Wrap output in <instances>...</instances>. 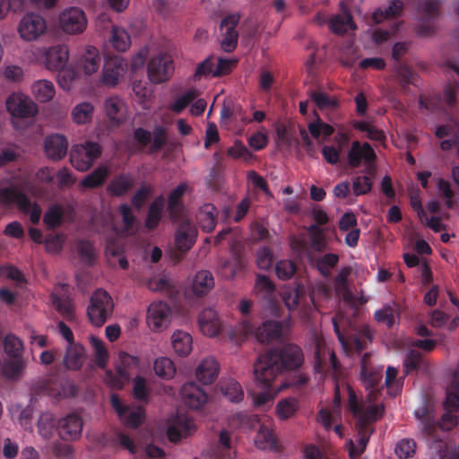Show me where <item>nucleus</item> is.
<instances>
[{"mask_svg":"<svg viewBox=\"0 0 459 459\" xmlns=\"http://www.w3.org/2000/svg\"><path fill=\"white\" fill-rule=\"evenodd\" d=\"M34 97L39 102H48L55 96V87L52 82L48 80H39L31 87Z\"/></svg>","mask_w":459,"mask_h":459,"instance_id":"de8ad7c7","label":"nucleus"},{"mask_svg":"<svg viewBox=\"0 0 459 459\" xmlns=\"http://www.w3.org/2000/svg\"><path fill=\"white\" fill-rule=\"evenodd\" d=\"M441 3L439 0H423L419 3V23L416 31L420 37L430 36L435 32V22L439 16Z\"/></svg>","mask_w":459,"mask_h":459,"instance_id":"0eeeda50","label":"nucleus"},{"mask_svg":"<svg viewBox=\"0 0 459 459\" xmlns=\"http://www.w3.org/2000/svg\"><path fill=\"white\" fill-rule=\"evenodd\" d=\"M171 310L163 301L152 302L147 310V324L153 331H161L169 324Z\"/></svg>","mask_w":459,"mask_h":459,"instance_id":"4468645a","label":"nucleus"},{"mask_svg":"<svg viewBox=\"0 0 459 459\" xmlns=\"http://www.w3.org/2000/svg\"><path fill=\"white\" fill-rule=\"evenodd\" d=\"M94 107L90 102H82L76 105L73 111V119L76 124L82 125L91 121Z\"/></svg>","mask_w":459,"mask_h":459,"instance_id":"5fc2aeb1","label":"nucleus"},{"mask_svg":"<svg viewBox=\"0 0 459 459\" xmlns=\"http://www.w3.org/2000/svg\"><path fill=\"white\" fill-rule=\"evenodd\" d=\"M329 28L333 33L342 35L349 30H355L356 25L350 12L345 11L331 19Z\"/></svg>","mask_w":459,"mask_h":459,"instance_id":"79ce46f5","label":"nucleus"},{"mask_svg":"<svg viewBox=\"0 0 459 459\" xmlns=\"http://www.w3.org/2000/svg\"><path fill=\"white\" fill-rule=\"evenodd\" d=\"M126 62L119 57L113 56L106 60L102 72V82L108 86H115L119 77L126 70Z\"/></svg>","mask_w":459,"mask_h":459,"instance_id":"aec40b11","label":"nucleus"},{"mask_svg":"<svg viewBox=\"0 0 459 459\" xmlns=\"http://www.w3.org/2000/svg\"><path fill=\"white\" fill-rule=\"evenodd\" d=\"M100 54L95 47H88L81 58V65L84 73L91 75L98 71L100 65Z\"/></svg>","mask_w":459,"mask_h":459,"instance_id":"a18cd8bd","label":"nucleus"},{"mask_svg":"<svg viewBox=\"0 0 459 459\" xmlns=\"http://www.w3.org/2000/svg\"><path fill=\"white\" fill-rule=\"evenodd\" d=\"M69 57L68 48L65 45H56L50 48L46 54L47 67L50 70H58L67 65Z\"/></svg>","mask_w":459,"mask_h":459,"instance_id":"c85d7f7f","label":"nucleus"},{"mask_svg":"<svg viewBox=\"0 0 459 459\" xmlns=\"http://www.w3.org/2000/svg\"><path fill=\"white\" fill-rule=\"evenodd\" d=\"M44 149L48 159L57 161L66 155L68 141L62 134H51L45 139Z\"/></svg>","mask_w":459,"mask_h":459,"instance_id":"4be33fe9","label":"nucleus"},{"mask_svg":"<svg viewBox=\"0 0 459 459\" xmlns=\"http://www.w3.org/2000/svg\"><path fill=\"white\" fill-rule=\"evenodd\" d=\"M171 342L175 352L181 357L187 356L192 351L193 339L186 332L176 331L171 337Z\"/></svg>","mask_w":459,"mask_h":459,"instance_id":"a19ab883","label":"nucleus"},{"mask_svg":"<svg viewBox=\"0 0 459 459\" xmlns=\"http://www.w3.org/2000/svg\"><path fill=\"white\" fill-rule=\"evenodd\" d=\"M303 362L301 348L293 343H287L279 349H273L261 354L254 365V374L259 381L268 386L283 371L297 369Z\"/></svg>","mask_w":459,"mask_h":459,"instance_id":"f03ea898","label":"nucleus"},{"mask_svg":"<svg viewBox=\"0 0 459 459\" xmlns=\"http://www.w3.org/2000/svg\"><path fill=\"white\" fill-rule=\"evenodd\" d=\"M180 395L185 405L193 410L201 409L208 401L207 393L193 381L182 385Z\"/></svg>","mask_w":459,"mask_h":459,"instance_id":"2eb2a0df","label":"nucleus"},{"mask_svg":"<svg viewBox=\"0 0 459 459\" xmlns=\"http://www.w3.org/2000/svg\"><path fill=\"white\" fill-rule=\"evenodd\" d=\"M114 310V302L111 296L104 290H96L91 297L87 308L89 320L95 326L103 325Z\"/></svg>","mask_w":459,"mask_h":459,"instance_id":"20e7f679","label":"nucleus"},{"mask_svg":"<svg viewBox=\"0 0 459 459\" xmlns=\"http://www.w3.org/2000/svg\"><path fill=\"white\" fill-rule=\"evenodd\" d=\"M4 351L12 359L22 358L23 342L15 334L8 333L3 341Z\"/></svg>","mask_w":459,"mask_h":459,"instance_id":"8fccbe9b","label":"nucleus"},{"mask_svg":"<svg viewBox=\"0 0 459 459\" xmlns=\"http://www.w3.org/2000/svg\"><path fill=\"white\" fill-rule=\"evenodd\" d=\"M85 361V349L79 343L68 344L64 357V367L68 370H80Z\"/></svg>","mask_w":459,"mask_h":459,"instance_id":"bb28decb","label":"nucleus"},{"mask_svg":"<svg viewBox=\"0 0 459 459\" xmlns=\"http://www.w3.org/2000/svg\"><path fill=\"white\" fill-rule=\"evenodd\" d=\"M372 186L369 176H357L352 179V192L356 196L367 195L371 191Z\"/></svg>","mask_w":459,"mask_h":459,"instance_id":"69168bd1","label":"nucleus"},{"mask_svg":"<svg viewBox=\"0 0 459 459\" xmlns=\"http://www.w3.org/2000/svg\"><path fill=\"white\" fill-rule=\"evenodd\" d=\"M134 186V178L131 174L117 175L108 185L107 191L113 196L126 195Z\"/></svg>","mask_w":459,"mask_h":459,"instance_id":"c756f323","label":"nucleus"},{"mask_svg":"<svg viewBox=\"0 0 459 459\" xmlns=\"http://www.w3.org/2000/svg\"><path fill=\"white\" fill-rule=\"evenodd\" d=\"M47 30L45 19L37 13H30L25 14L19 24L18 31L21 37L26 41L37 39Z\"/></svg>","mask_w":459,"mask_h":459,"instance_id":"9b49d317","label":"nucleus"},{"mask_svg":"<svg viewBox=\"0 0 459 459\" xmlns=\"http://www.w3.org/2000/svg\"><path fill=\"white\" fill-rule=\"evenodd\" d=\"M52 303L61 316L72 323L76 320L74 305L72 299L65 294H52Z\"/></svg>","mask_w":459,"mask_h":459,"instance_id":"72a5a7b5","label":"nucleus"},{"mask_svg":"<svg viewBox=\"0 0 459 459\" xmlns=\"http://www.w3.org/2000/svg\"><path fill=\"white\" fill-rule=\"evenodd\" d=\"M220 365L212 357H207L201 360L195 369V377L203 385L213 383L219 374Z\"/></svg>","mask_w":459,"mask_h":459,"instance_id":"393cba45","label":"nucleus"},{"mask_svg":"<svg viewBox=\"0 0 459 459\" xmlns=\"http://www.w3.org/2000/svg\"><path fill=\"white\" fill-rule=\"evenodd\" d=\"M296 272V264L290 260H281L276 263L275 273L280 280L290 279Z\"/></svg>","mask_w":459,"mask_h":459,"instance_id":"774afa93","label":"nucleus"},{"mask_svg":"<svg viewBox=\"0 0 459 459\" xmlns=\"http://www.w3.org/2000/svg\"><path fill=\"white\" fill-rule=\"evenodd\" d=\"M48 394L54 399L72 398L77 394L75 384L68 379H61L46 387Z\"/></svg>","mask_w":459,"mask_h":459,"instance_id":"7c9ffc66","label":"nucleus"},{"mask_svg":"<svg viewBox=\"0 0 459 459\" xmlns=\"http://www.w3.org/2000/svg\"><path fill=\"white\" fill-rule=\"evenodd\" d=\"M140 360L137 357L132 356L126 352H120L119 362L116 366V370H107L104 376V382L113 389H122L129 382L131 375L130 369L137 368Z\"/></svg>","mask_w":459,"mask_h":459,"instance_id":"423d86ee","label":"nucleus"},{"mask_svg":"<svg viewBox=\"0 0 459 459\" xmlns=\"http://www.w3.org/2000/svg\"><path fill=\"white\" fill-rule=\"evenodd\" d=\"M178 221L179 224L175 232V246L180 253L186 254L195 243L197 229L189 219L183 217Z\"/></svg>","mask_w":459,"mask_h":459,"instance_id":"ddd939ff","label":"nucleus"},{"mask_svg":"<svg viewBox=\"0 0 459 459\" xmlns=\"http://www.w3.org/2000/svg\"><path fill=\"white\" fill-rule=\"evenodd\" d=\"M0 203L4 204H15L23 213H30V221L33 224L39 222L42 210L39 204H31L25 193L17 186L0 188Z\"/></svg>","mask_w":459,"mask_h":459,"instance_id":"7ed1b4c3","label":"nucleus"},{"mask_svg":"<svg viewBox=\"0 0 459 459\" xmlns=\"http://www.w3.org/2000/svg\"><path fill=\"white\" fill-rule=\"evenodd\" d=\"M109 175L107 166H99L88 174L80 183L83 188L93 189L102 186Z\"/></svg>","mask_w":459,"mask_h":459,"instance_id":"ea45409f","label":"nucleus"},{"mask_svg":"<svg viewBox=\"0 0 459 459\" xmlns=\"http://www.w3.org/2000/svg\"><path fill=\"white\" fill-rule=\"evenodd\" d=\"M282 326L278 321H265L255 331V338L259 342L268 343L277 340L281 334Z\"/></svg>","mask_w":459,"mask_h":459,"instance_id":"473e14b6","label":"nucleus"},{"mask_svg":"<svg viewBox=\"0 0 459 459\" xmlns=\"http://www.w3.org/2000/svg\"><path fill=\"white\" fill-rule=\"evenodd\" d=\"M255 446L262 450H276L277 440L272 430L261 426L255 438Z\"/></svg>","mask_w":459,"mask_h":459,"instance_id":"3c124183","label":"nucleus"},{"mask_svg":"<svg viewBox=\"0 0 459 459\" xmlns=\"http://www.w3.org/2000/svg\"><path fill=\"white\" fill-rule=\"evenodd\" d=\"M218 212L216 207L212 204H205L201 206L196 214V220L200 228L204 232H211L217 224Z\"/></svg>","mask_w":459,"mask_h":459,"instance_id":"2f4dec72","label":"nucleus"},{"mask_svg":"<svg viewBox=\"0 0 459 459\" xmlns=\"http://www.w3.org/2000/svg\"><path fill=\"white\" fill-rule=\"evenodd\" d=\"M451 125H441L438 126L435 131V135L438 139L449 136V139L443 140L440 143V147L443 151H448L455 147L456 143L459 140V124L455 120L451 119Z\"/></svg>","mask_w":459,"mask_h":459,"instance_id":"a878e982","label":"nucleus"},{"mask_svg":"<svg viewBox=\"0 0 459 459\" xmlns=\"http://www.w3.org/2000/svg\"><path fill=\"white\" fill-rule=\"evenodd\" d=\"M338 367L337 358L333 351L321 342H316L315 351V370L323 373L327 370H335Z\"/></svg>","mask_w":459,"mask_h":459,"instance_id":"6ab92c4d","label":"nucleus"},{"mask_svg":"<svg viewBox=\"0 0 459 459\" xmlns=\"http://www.w3.org/2000/svg\"><path fill=\"white\" fill-rule=\"evenodd\" d=\"M403 12V2L401 0H392L386 8H377L372 14V20L376 24H379L385 20L400 17Z\"/></svg>","mask_w":459,"mask_h":459,"instance_id":"e433bc0d","label":"nucleus"},{"mask_svg":"<svg viewBox=\"0 0 459 459\" xmlns=\"http://www.w3.org/2000/svg\"><path fill=\"white\" fill-rule=\"evenodd\" d=\"M173 72V59L169 54L160 53L152 56L148 63V78L153 83H161L168 81Z\"/></svg>","mask_w":459,"mask_h":459,"instance_id":"1a4fd4ad","label":"nucleus"},{"mask_svg":"<svg viewBox=\"0 0 459 459\" xmlns=\"http://www.w3.org/2000/svg\"><path fill=\"white\" fill-rule=\"evenodd\" d=\"M78 255L85 265L91 266L97 258V254L93 244L87 239H79L76 242Z\"/></svg>","mask_w":459,"mask_h":459,"instance_id":"603ef678","label":"nucleus"},{"mask_svg":"<svg viewBox=\"0 0 459 459\" xmlns=\"http://www.w3.org/2000/svg\"><path fill=\"white\" fill-rule=\"evenodd\" d=\"M239 19V14L234 13L227 15L221 21V30H225V31L221 45V48L227 53L232 52L238 45V34L236 30V27Z\"/></svg>","mask_w":459,"mask_h":459,"instance_id":"a211bd4d","label":"nucleus"},{"mask_svg":"<svg viewBox=\"0 0 459 459\" xmlns=\"http://www.w3.org/2000/svg\"><path fill=\"white\" fill-rule=\"evenodd\" d=\"M198 325L201 332L209 337H214L221 330V321L217 312L212 308H204L198 316Z\"/></svg>","mask_w":459,"mask_h":459,"instance_id":"412c9836","label":"nucleus"},{"mask_svg":"<svg viewBox=\"0 0 459 459\" xmlns=\"http://www.w3.org/2000/svg\"><path fill=\"white\" fill-rule=\"evenodd\" d=\"M25 368V361L23 358L12 359L4 363L2 367L3 374L7 378H17Z\"/></svg>","mask_w":459,"mask_h":459,"instance_id":"e2e57ef3","label":"nucleus"},{"mask_svg":"<svg viewBox=\"0 0 459 459\" xmlns=\"http://www.w3.org/2000/svg\"><path fill=\"white\" fill-rule=\"evenodd\" d=\"M281 298L289 310L297 309L300 304L307 302V289L302 283H294L282 290Z\"/></svg>","mask_w":459,"mask_h":459,"instance_id":"5701e85b","label":"nucleus"},{"mask_svg":"<svg viewBox=\"0 0 459 459\" xmlns=\"http://www.w3.org/2000/svg\"><path fill=\"white\" fill-rule=\"evenodd\" d=\"M153 369L155 374L163 378H171L175 375L176 368L171 359L161 357L154 361Z\"/></svg>","mask_w":459,"mask_h":459,"instance_id":"680f3d73","label":"nucleus"},{"mask_svg":"<svg viewBox=\"0 0 459 459\" xmlns=\"http://www.w3.org/2000/svg\"><path fill=\"white\" fill-rule=\"evenodd\" d=\"M384 413V406L382 404H373L359 410V413L356 415V423L358 426L370 428L371 422L377 420Z\"/></svg>","mask_w":459,"mask_h":459,"instance_id":"4c0bfd02","label":"nucleus"},{"mask_svg":"<svg viewBox=\"0 0 459 459\" xmlns=\"http://www.w3.org/2000/svg\"><path fill=\"white\" fill-rule=\"evenodd\" d=\"M187 190V184H179L169 195L168 210L172 221H177L184 217L185 206L182 197Z\"/></svg>","mask_w":459,"mask_h":459,"instance_id":"b1692460","label":"nucleus"},{"mask_svg":"<svg viewBox=\"0 0 459 459\" xmlns=\"http://www.w3.org/2000/svg\"><path fill=\"white\" fill-rule=\"evenodd\" d=\"M377 159L374 149L368 143H361L354 141L347 153V162L351 169H357L361 165L362 160L367 166V172L369 175L375 174L372 164Z\"/></svg>","mask_w":459,"mask_h":459,"instance_id":"6e6552de","label":"nucleus"},{"mask_svg":"<svg viewBox=\"0 0 459 459\" xmlns=\"http://www.w3.org/2000/svg\"><path fill=\"white\" fill-rule=\"evenodd\" d=\"M444 406L447 412L442 416V423L436 421L425 407L415 411L422 435L428 439L430 449L439 459H443L447 454L446 444L444 441L445 430L457 424V417L454 412L459 410V382H453L447 389Z\"/></svg>","mask_w":459,"mask_h":459,"instance_id":"f257e3e1","label":"nucleus"},{"mask_svg":"<svg viewBox=\"0 0 459 459\" xmlns=\"http://www.w3.org/2000/svg\"><path fill=\"white\" fill-rule=\"evenodd\" d=\"M82 419L77 413H69L61 418L56 425L59 437L63 440H75L82 435Z\"/></svg>","mask_w":459,"mask_h":459,"instance_id":"dca6fc26","label":"nucleus"},{"mask_svg":"<svg viewBox=\"0 0 459 459\" xmlns=\"http://www.w3.org/2000/svg\"><path fill=\"white\" fill-rule=\"evenodd\" d=\"M214 287L212 273L207 270L199 271L192 282V291L196 297H203Z\"/></svg>","mask_w":459,"mask_h":459,"instance_id":"f704fd0d","label":"nucleus"},{"mask_svg":"<svg viewBox=\"0 0 459 459\" xmlns=\"http://www.w3.org/2000/svg\"><path fill=\"white\" fill-rule=\"evenodd\" d=\"M164 207V198L163 196H159L155 198L149 207L148 215L145 221V227L148 230H154L158 227L160 220L161 213Z\"/></svg>","mask_w":459,"mask_h":459,"instance_id":"09e8293b","label":"nucleus"},{"mask_svg":"<svg viewBox=\"0 0 459 459\" xmlns=\"http://www.w3.org/2000/svg\"><path fill=\"white\" fill-rule=\"evenodd\" d=\"M299 409V401L295 398L281 400L276 406L277 415L281 420L292 417Z\"/></svg>","mask_w":459,"mask_h":459,"instance_id":"bf43d9fd","label":"nucleus"},{"mask_svg":"<svg viewBox=\"0 0 459 459\" xmlns=\"http://www.w3.org/2000/svg\"><path fill=\"white\" fill-rule=\"evenodd\" d=\"M339 255L333 253H327L316 259V268L321 275L329 277L332 270L339 262Z\"/></svg>","mask_w":459,"mask_h":459,"instance_id":"6e6d98bb","label":"nucleus"},{"mask_svg":"<svg viewBox=\"0 0 459 459\" xmlns=\"http://www.w3.org/2000/svg\"><path fill=\"white\" fill-rule=\"evenodd\" d=\"M64 217V210L58 204H52L46 212L43 221L48 229H55L61 225Z\"/></svg>","mask_w":459,"mask_h":459,"instance_id":"4d7b16f0","label":"nucleus"},{"mask_svg":"<svg viewBox=\"0 0 459 459\" xmlns=\"http://www.w3.org/2000/svg\"><path fill=\"white\" fill-rule=\"evenodd\" d=\"M104 108L107 117L115 125L122 124L126 118L125 103L117 96H111L106 99Z\"/></svg>","mask_w":459,"mask_h":459,"instance_id":"cd10ccee","label":"nucleus"},{"mask_svg":"<svg viewBox=\"0 0 459 459\" xmlns=\"http://www.w3.org/2000/svg\"><path fill=\"white\" fill-rule=\"evenodd\" d=\"M355 426L358 432V446H355L353 443L351 441V446L349 450V455L352 459L359 457L365 451L367 445L369 441L370 435L373 432V429L367 428L364 426Z\"/></svg>","mask_w":459,"mask_h":459,"instance_id":"49530a36","label":"nucleus"},{"mask_svg":"<svg viewBox=\"0 0 459 459\" xmlns=\"http://www.w3.org/2000/svg\"><path fill=\"white\" fill-rule=\"evenodd\" d=\"M399 317L400 306L395 302L387 303L374 313L375 320L379 324L385 325L388 328L393 327Z\"/></svg>","mask_w":459,"mask_h":459,"instance_id":"c9c22d12","label":"nucleus"},{"mask_svg":"<svg viewBox=\"0 0 459 459\" xmlns=\"http://www.w3.org/2000/svg\"><path fill=\"white\" fill-rule=\"evenodd\" d=\"M195 430V425L192 419L186 415H178L167 429V436L170 442L177 443L182 438L187 437Z\"/></svg>","mask_w":459,"mask_h":459,"instance_id":"f3484780","label":"nucleus"},{"mask_svg":"<svg viewBox=\"0 0 459 459\" xmlns=\"http://www.w3.org/2000/svg\"><path fill=\"white\" fill-rule=\"evenodd\" d=\"M360 377L367 389L375 388L382 379V374L377 370H372L363 362L361 365Z\"/></svg>","mask_w":459,"mask_h":459,"instance_id":"0e129e2a","label":"nucleus"},{"mask_svg":"<svg viewBox=\"0 0 459 459\" xmlns=\"http://www.w3.org/2000/svg\"><path fill=\"white\" fill-rule=\"evenodd\" d=\"M59 26L67 34L82 33L87 26L84 12L77 7L65 10L59 16Z\"/></svg>","mask_w":459,"mask_h":459,"instance_id":"9d476101","label":"nucleus"},{"mask_svg":"<svg viewBox=\"0 0 459 459\" xmlns=\"http://www.w3.org/2000/svg\"><path fill=\"white\" fill-rule=\"evenodd\" d=\"M310 239V247L316 252H322L326 247V242L324 237V230L317 225H310L307 228Z\"/></svg>","mask_w":459,"mask_h":459,"instance_id":"052dcab7","label":"nucleus"},{"mask_svg":"<svg viewBox=\"0 0 459 459\" xmlns=\"http://www.w3.org/2000/svg\"><path fill=\"white\" fill-rule=\"evenodd\" d=\"M197 96V91L195 89L188 90L183 95L178 97L170 107V109L179 114L182 112Z\"/></svg>","mask_w":459,"mask_h":459,"instance_id":"338daca9","label":"nucleus"},{"mask_svg":"<svg viewBox=\"0 0 459 459\" xmlns=\"http://www.w3.org/2000/svg\"><path fill=\"white\" fill-rule=\"evenodd\" d=\"M246 261L239 251L233 253L232 260L225 259L221 261V273L227 279H233L235 275L244 270Z\"/></svg>","mask_w":459,"mask_h":459,"instance_id":"37998d69","label":"nucleus"},{"mask_svg":"<svg viewBox=\"0 0 459 459\" xmlns=\"http://www.w3.org/2000/svg\"><path fill=\"white\" fill-rule=\"evenodd\" d=\"M102 153L100 143L86 141L82 144H75L70 152V163L78 171H88Z\"/></svg>","mask_w":459,"mask_h":459,"instance_id":"39448f33","label":"nucleus"},{"mask_svg":"<svg viewBox=\"0 0 459 459\" xmlns=\"http://www.w3.org/2000/svg\"><path fill=\"white\" fill-rule=\"evenodd\" d=\"M459 82L454 81L445 85L442 94V103L450 113L458 111Z\"/></svg>","mask_w":459,"mask_h":459,"instance_id":"58836bf2","label":"nucleus"},{"mask_svg":"<svg viewBox=\"0 0 459 459\" xmlns=\"http://www.w3.org/2000/svg\"><path fill=\"white\" fill-rule=\"evenodd\" d=\"M110 42L114 48L120 52L126 51L131 45V39L128 32L117 26H113L112 28Z\"/></svg>","mask_w":459,"mask_h":459,"instance_id":"864d4df0","label":"nucleus"},{"mask_svg":"<svg viewBox=\"0 0 459 459\" xmlns=\"http://www.w3.org/2000/svg\"><path fill=\"white\" fill-rule=\"evenodd\" d=\"M221 394L231 403H239L244 398L242 386L232 378L221 380L219 384Z\"/></svg>","mask_w":459,"mask_h":459,"instance_id":"c03bdc74","label":"nucleus"},{"mask_svg":"<svg viewBox=\"0 0 459 459\" xmlns=\"http://www.w3.org/2000/svg\"><path fill=\"white\" fill-rule=\"evenodd\" d=\"M255 379L257 381L258 385L261 388L264 389L263 392L259 393L254 399L255 405L260 407L272 402L274 396L278 394L280 388L273 385L274 381H272L270 385L265 386V385L259 381L256 377Z\"/></svg>","mask_w":459,"mask_h":459,"instance_id":"13d9d810","label":"nucleus"},{"mask_svg":"<svg viewBox=\"0 0 459 459\" xmlns=\"http://www.w3.org/2000/svg\"><path fill=\"white\" fill-rule=\"evenodd\" d=\"M6 108L15 117L29 118L38 113V108L31 99L21 93H13L8 97Z\"/></svg>","mask_w":459,"mask_h":459,"instance_id":"f8f14e48","label":"nucleus"}]
</instances>
